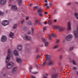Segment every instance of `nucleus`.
Listing matches in <instances>:
<instances>
[{"label": "nucleus", "instance_id": "f257e3e1", "mask_svg": "<svg viewBox=\"0 0 78 78\" xmlns=\"http://www.w3.org/2000/svg\"><path fill=\"white\" fill-rule=\"evenodd\" d=\"M12 53V52L11 51V50L10 49H9L8 51V55L7 56L6 59V63H8V62H9L11 58V56H10V55H11Z\"/></svg>", "mask_w": 78, "mask_h": 78}, {"label": "nucleus", "instance_id": "37998d69", "mask_svg": "<svg viewBox=\"0 0 78 78\" xmlns=\"http://www.w3.org/2000/svg\"><path fill=\"white\" fill-rule=\"evenodd\" d=\"M35 22L36 23H39V22L38 20H36Z\"/></svg>", "mask_w": 78, "mask_h": 78}, {"label": "nucleus", "instance_id": "1a4fd4ad", "mask_svg": "<svg viewBox=\"0 0 78 78\" xmlns=\"http://www.w3.org/2000/svg\"><path fill=\"white\" fill-rule=\"evenodd\" d=\"M46 56V59L47 61H50L51 60V56L49 55H47L45 56Z\"/></svg>", "mask_w": 78, "mask_h": 78}, {"label": "nucleus", "instance_id": "2f4dec72", "mask_svg": "<svg viewBox=\"0 0 78 78\" xmlns=\"http://www.w3.org/2000/svg\"><path fill=\"white\" fill-rule=\"evenodd\" d=\"M17 24H15V25L13 26V29H16V28H17Z\"/></svg>", "mask_w": 78, "mask_h": 78}, {"label": "nucleus", "instance_id": "6ab92c4d", "mask_svg": "<svg viewBox=\"0 0 78 78\" xmlns=\"http://www.w3.org/2000/svg\"><path fill=\"white\" fill-rule=\"evenodd\" d=\"M58 29H59V31L60 32H61V31H64V30H65L64 28L63 27H59Z\"/></svg>", "mask_w": 78, "mask_h": 78}, {"label": "nucleus", "instance_id": "79ce46f5", "mask_svg": "<svg viewBox=\"0 0 78 78\" xmlns=\"http://www.w3.org/2000/svg\"><path fill=\"white\" fill-rule=\"evenodd\" d=\"M48 0H44V2H45V3H46L47 2H48Z\"/></svg>", "mask_w": 78, "mask_h": 78}, {"label": "nucleus", "instance_id": "de8ad7c7", "mask_svg": "<svg viewBox=\"0 0 78 78\" xmlns=\"http://www.w3.org/2000/svg\"><path fill=\"white\" fill-rule=\"evenodd\" d=\"M29 19V17L27 16L26 17V20H28Z\"/></svg>", "mask_w": 78, "mask_h": 78}, {"label": "nucleus", "instance_id": "ea45409f", "mask_svg": "<svg viewBox=\"0 0 78 78\" xmlns=\"http://www.w3.org/2000/svg\"><path fill=\"white\" fill-rule=\"evenodd\" d=\"M73 70H77V68L75 67H73Z\"/></svg>", "mask_w": 78, "mask_h": 78}, {"label": "nucleus", "instance_id": "393cba45", "mask_svg": "<svg viewBox=\"0 0 78 78\" xmlns=\"http://www.w3.org/2000/svg\"><path fill=\"white\" fill-rule=\"evenodd\" d=\"M45 64H46V61H44V62H43V64L41 65V67H43L45 66Z\"/></svg>", "mask_w": 78, "mask_h": 78}, {"label": "nucleus", "instance_id": "f8f14e48", "mask_svg": "<svg viewBox=\"0 0 78 78\" xmlns=\"http://www.w3.org/2000/svg\"><path fill=\"white\" fill-rule=\"evenodd\" d=\"M12 10H16L17 9V7L15 5H12Z\"/></svg>", "mask_w": 78, "mask_h": 78}, {"label": "nucleus", "instance_id": "a19ab883", "mask_svg": "<svg viewBox=\"0 0 78 78\" xmlns=\"http://www.w3.org/2000/svg\"><path fill=\"white\" fill-rule=\"evenodd\" d=\"M40 57V55H37V59H38Z\"/></svg>", "mask_w": 78, "mask_h": 78}, {"label": "nucleus", "instance_id": "a878e982", "mask_svg": "<svg viewBox=\"0 0 78 78\" xmlns=\"http://www.w3.org/2000/svg\"><path fill=\"white\" fill-rule=\"evenodd\" d=\"M50 36H51L52 37H56V34L53 33L50 35Z\"/></svg>", "mask_w": 78, "mask_h": 78}, {"label": "nucleus", "instance_id": "39448f33", "mask_svg": "<svg viewBox=\"0 0 78 78\" xmlns=\"http://www.w3.org/2000/svg\"><path fill=\"white\" fill-rule=\"evenodd\" d=\"M7 41V37H6V36L5 35L2 36L1 38L2 42H5Z\"/></svg>", "mask_w": 78, "mask_h": 78}, {"label": "nucleus", "instance_id": "4d7b16f0", "mask_svg": "<svg viewBox=\"0 0 78 78\" xmlns=\"http://www.w3.org/2000/svg\"><path fill=\"white\" fill-rule=\"evenodd\" d=\"M54 22H57V20H54Z\"/></svg>", "mask_w": 78, "mask_h": 78}, {"label": "nucleus", "instance_id": "ddd939ff", "mask_svg": "<svg viewBox=\"0 0 78 78\" xmlns=\"http://www.w3.org/2000/svg\"><path fill=\"white\" fill-rule=\"evenodd\" d=\"M17 62H18V63H21V62H22V59H21V58H17Z\"/></svg>", "mask_w": 78, "mask_h": 78}, {"label": "nucleus", "instance_id": "c85d7f7f", "mask_svg": "<svg viewBox=\"0 0 78 78\" xmlns=\"http://www.w3.org/2000/svg\"><path fill=\"white\" fill-rule=\"evenodd\" d=\"M45 47H47L48 45V42H45Z\"/></svg>", "mask_w": 78, "mask_h": 78}, {"label": "nucleus", "instance_id": "338daca9", "mask_svg": "<svg viewBox=\"0 0 78 78\" xmlns=\"http://www.w3.org/2000/svg\"><path fill=\"white\" fill-rule=\"evenodd\" d=\"M60 51H61V49H60L58 51L59 52Z\"/></svg>", "mask_w": 78, "mask_h": 78}, {"label": "nucleus", "instance_id": "13d9d810", "mask_svg": "<svg viewBox=\"0 0 78 78\" xmlns=\"http://www.w3.org/2000/svg\"><path fill=\"white\" fill-rule=\"evenodd\" d=\"M38 73V72H37L36 73H34V74H36V73Z\"/></svg>", "mask_w": 78, "mask_h": 78}, {"label": "nucleus", "instance_id": "2eb2a0df", "mask_svg": "<svg viewBox=\"0 0 78 78\" xmlns=\"http://www.w3.org/2000/svg\"><path fill=\"white\" fill-rule=\"evenodd\" d=\"M51 78H58V74L57 73H54Z\"/></svg>", "mask_w": 78, "mask_h": 78}, {"label": "nucleus", "instance_id": "9b49d317", "mask_svg": "<svg viewBox=\"0 0 78 78\" xmlns=\"http://www.w3.org/2000/svg\"><path fill=\"white\" fill-rule=\"evenodd\" d=\"M78 33L76 30H75L74 32V36L76 38H78Z\"/></svg>", "mask_w": 78, "mask_h": 78}, {"label": "nucleus", "instance_id": "c03bdc74", "mask_svg": "<svg viewBox=\"0 0 78 78\" xmlns=\"http://www.w3.org/2000/svg\"><path fill=\"white\" fill-rule=\"evenodd\" d=\"M45 30H46V27H44L43 28V31H44H44H45Z\"/></svg>", "mask_w": 78, "mask_h": 78}, {"label": "nucleus", "instance_id": "0e129e2a", "mask_svg": "<svg viewBox=\"0 0 78 78\" xmlns=\"http://www.w3.org/2000/svg\"><path fill=\"white\" fill-rule=\"evenodd\" d=\"M37 51H38V49H37L36 50V52H37Z\"/></svg>", "mask_w": 78, "mask_h": 78}, {"label": "nucleus", "instance_id": "49530a36", "mask_svg": "<svg viewBox=\"0 0 78 78\" xmlns=\"http://www.w3.org/2000/svg\"><path fill=\"white\" fill-rule=\"evenodd\" d=\"M44 5H45V6H46V7H47V6H48V3H45Z\"/></svg>", "mask_w": 78, "mask_h": 78}, {"label": "nucleus", "instance_id": "4c0bfd02", "mask_svg": "<svg viewBox=\"0 0 78 78\" xmlns=\"http://www.w3.org/2000/svg\"><path fill=\"white\" fill-rule=\"evenodd\" d=\"M52 70H53L55 72L56 71V70H58V69L56 68H52Z\"/></svg>", "mask_w": 78, "mask_h": 78}, {"label": "nucleus", "instance_id": "9d476101", "mask_svg": "<svg viewBox=\"0 0 78 78\" xmlns=\"http://www.w3.org/2000/svg\"><path fill=\"white\" fill-rule=\"evenodd\" d=\"M68 29L67 31H69L71 30V24H70V22H68Z\"/></svg>", "mask_w": 78, "mask_h": 78}, {"label": "nucleus", "instance_id": "5fc2aeb1", "mask_svg": "<svg viewBox=\"0 0 78 78\" xmlns=\"http://www.w3.org/2000/svg\"><path fill=\"white\" fill-rule=\"evenodd\" d=\"M44 23L47 24V21H45V22Z\"/></svg>", "mask_w": 78, "mask_h": 78}, {"label": "nucleus", "instance_id": "412c9836", "mask_svg": "<svg viewBox=\"0 0 78 78\" xmlns=\"http://www.w3.org/2000/svg\"><path fill=\"white\" fill-rule=\"evenodd\" d=\"M74 16L76 19L78 20V13L77 12H75L74 13Z\"/></svg>", "mask_w": 78, "mask_h": 78}, {"label": "nucleus", "instance_id": "69168bd1", "mask_svg": "<svg viewBox=\"0 0 78 78\" xmlns=\"http://www.w3.org/2000/svg\"><path fill=\"white\" fill-rule=\"evenodd\" d=\"M45 75H46V76H48V74H47V73H45Z\"/></svg>", "mask_w": 78, "mask_h": 78}, {"label": "nucleus", "instance_id": "a18cd8bd", "mask_svg": "<svg viewBox=\"0 0 78 78\" xmlns=\"http://www.w3.org/2000/svg\"><path fill=\"white\" fill-rule=\"evenodd\" d=\"M60 59H62V55H60Z\"/></svg>", "mask_w": 78, "mask_h": 78}, {"label": "nucleus", "instance_id": "bf43d9fd", "mask_svg": "<svg viewBox=\"0 0 78 78\" xmlns=\"http://www.w3.org/2000/svg\"><path fill=\"white\" fill-rule=\"evenodd\" d=\"M43 78H47V77L46 76H44V77H43Z\"/></svg>", "mask_w": 78, "mask_h": 78}, {"label": "nucleus", "instance_id": "09e8293b", "mask_svg": "<svg viewBox=\"0 0 78 78\" xmlns=\"http://www.w3.org/2000/svg\"><path fill=\"white\" fill-rule=\"evenodd\" d=\"M71 4V3H70V2H69L68 3L67 5L68 6H69V5H70Z\"/></svg>", "mask_w": 78, "mask_h": 78}, {"label": "nucleus", "instance_id": "e2e57ef3", "mask_svg": "<svg viewBox=\"0 0 78 78\" xmlns=\"http://www.w3.org/2000/svg\"><path fill=\"white\" fill-rule=\"evenodd\" d=\"M13 0H10V1L11 2V3L13 1Z\"/></svg>", "mask_w": 78, "mask_h": 78}, {"label": "nucleus", "instance_id": "4be33fe9", "mask_svg": "<svg viewBox=\"0 0 78 78\" xmlns=\"http://www.w3.org/2000/svg\"><path fill=\"white\" fill-rule=\"evenodd\" d=\"M14 34L13 33H11L10 34L9 36L11 38H13L14 37Z\"/></svg>", "mask_w": 78, "mask_h": 78}, {"label": "nucleus", "instance_id": "3c124183", "mask_svg": "<svg viewBox=\"0 0 78 78\" xmlns=\"http://www.w3.org/2000/svg\"><path fill=\"white\" fill-rule=\"evenodd\" d=\"M24 30H27L28 29V28H27V27H24Z\"/></svg>", "mask_w": 78, "mask_h": 78}, {"label": "nucleus", "instance_id": "473e14b6", "mask_svg": "<svg viewBox=\"0 0 78 78\" xmlns=\"http://www.w3.org/2000/svg\"><path fill=\"white\" fill-rule=\"evenodd\" d=\"M29 25H32V23L30 21H29L27 23Z\"/></svg>", "mask_w": 78, "mask_h": 78}, {"label": "nucleus", "instance_id": "cd10ccee", "mask_svg": "<svg viewBox=\"0 0 78 78\" xmlns=\"http://www.w3.org/2000/svg\"><path fill=\"white\" fill-rule=\"evenodd\" d=\"M54 28L55 29H59V27L58 26H54Z\"/></svg>", "mask_w": 78, "mask_h": 78}, {"label": "nucleus", "instance_id": "0eeeda50", "mask_svg": "<svg viewBox=\"0 0 78 78\" xmlns=\"http://www.w3.org/2000/svg\"><path fill=\"white\" fill-rule=\"evenodd\" d=\"M17 71V67H14L12 69V73H16Z\"/></svg>", "mask_w": 78, "mask_h": 78}, {"label": "nucleus", "instance_id": "a211bd4d", "mask_svg": "<svg viewBox=\"0 0 78 78\" xmlns=\"http://www.w3.org/2000/svg\"><path fill=\"white\" fill-rule=\"evenodd\" d=\"M22 45H18V49L19 51H22Z\"/></svg>", "mask_w": 78, "mask_h": 78}, {"label": "nucleus", "instance_id": "8fccbe9b", "mask_svg": "<svg viewBox=\"0 0 78 78\" xmlns=\"http://www.w3.org/2000/svg\"><path fill=\"white\" fill-rule=\"evenodd\" d=\"M51 37H52V36H50V37H49V40H51Z\"/></svg>", "mask_w": 78, "mask_h": 78}, {"label": "nucleus", "instance_id": "20e7f679", "mask_svg": "<svg viewBox=\"0 0 78 78\" xmlns=\"http://www.w3.org/2000/svg\"><path fill=\"white\" fill-rule=\"evenodd\" d=\"M37 11L40 17H42V16H43V15H42V14L43 12V11L42 9H37Z\"/></svg>", "mask_w": 78, "mask_h": 78}, {"label": "nucleus", "instance_id": "f704fd0d", "mask_svg": "<svg viewBox=\"0 0 78 78\" xmlns=\"http://www.w3.org/2000/svg\"><path fill=\"white\" fill-rule=\"evenodd\" d=\"M58 45H56L54 47V49H56V48H58Z\"/></svg>", "mask_w": 78, "mask_h": 78}, {"label": "nucleus", "instance_id": "603ef678", "mask_svg": "<svg viewBox=\"0 0 78 78\" xmlns=\"http://www.w3.org/2000/svg\"><path fill=\"white\" fill-rule=\"evenodd\" d=\"M32 69V67H30V69H29L30 70V72H31V69Z\"/></svg>", "mask_w": 78, "mask_h": 78}, {"label": "nucleus", "instance_id": "72a5a7b5", "mask_svg": "<svg viewBox=\"0 0 78 78\" xmlns=\"http://www.w3.org/2000/svg\"><path fill=\"white\" fill-rule=\"evenodd\" d=\"M42 41H43V42H46V39L43 37L42 38Z\"/></svg>", "mask_w": 78, "mask_h": 78}, {"label": "nucleus", "instance_id": "6e6552de", "mask_svg": "<svg viewBox=\"0 0 78 78\" xmlns=\"http://www.w3.org/2000/svg\"><path fill=\"white\" fill-rule=\"evenodd\" d=\"M23 37L24 40H30L31 39V38L28 37L27 35L25 34L23 35Z\"/></svg>", "mask_w": 78, "mask_h": 78}, {"label": "nucleus", "instance_id": "864d4df0", "mask_svg": "<svg viewBox=\"0 0 78 78\" xmlns=\"http://www.w3.org/2000/svg\"><path fill=\"white\" fill-rule=\"evenodd\" d=\"M31 77L32 78H36V77H34L33 76H31Z\"/></svg>", "mask_w": 78, "mask_h": 78}, {"label": "nucleus", "instance_id": "6e6d98bb", "mask_svg": "<svg viewBox=\"0 0 78 78\" xmlns=\"http://www.w3.org/2000/svg\"><path fill=\"white\" fill-rule=\"evenodd\" d=\"M24 22V20H23L22 21H21V23H23Z\"/></svg>", "mask_w": 78, "mask_h": 78}, {"label": "nucleus", "instance_id": "4468645a", "mask_svg": "<svg viewBox=\"0 0 78 78\" xmlns=\"http://www.w3.org/2000/svg\"><path fill=\"white\" fill-rule=\"evenodd\" d=\"M6 2V0H1L0 2L2 5L5 4Z\"/></svg>", "mask_w": 78, "mask_h": 78}, {"label": "nucleus", "instance_id": "e433bc0d", "mask_svg": "<svg viewBox=\"0 0 78 78\" xmlns=\"http://www.w3.org/2000/svg\"><path fill=\"white\" fill-rule=\"evenodd\" d=\"M74 48V47H70L69 48V50L70 51H72V50H73V49Z\"/></svg>", "mask_w": 78, "mask_h": 78}, {"label": "nucleus", "instance_id": "c9c22d12", "mask_svg": "<svg viewBox=\"0 0 78 78\" xmlns=\"http://www.w3.org/2000/svg\"><path fill=\"white\" fill-rule=\"evenodd\" d=\"M33 9H38V6H35L33 8Z\"/></svg>", "mask_w": 78, "mask_h": 78}, {"label": "nucleus", "instance_id": "774afa93", "mask_svg": "<svg viewBox=\"0 0 78 78\" xmlns=\"http://www.w3.org/2000/svg\"><path fill=\"white\" fill-rule=\"evenodd\" d=\"M61 72H62V71H63V70H62H62H61Z\"/></svg>", "mask_w": 78, "mask_h": 78}, {"label": "nucleus", "instance_id": "423d86ee", "mask_svg": "<svg viewBox=\"0 0 78 78\" xmlns=\"http://www.w3.org/2000/svg\"><path fill=\"white\" fill-rule=\"evenodd\" d=\"M2 24L3 26H6L9 25V21L7 20H5L2 23Z\"/></svg>", "mask_w": 78, "mask_h": 78}, {"label": "nucleus", "instance_id": "b1692460", "mask_svg": "<svg viewBox=\"0 0 78 78\" xmlns=\"http://www.w3.org/2000/svg\"><path fill=\"white\" fill-rule=\"evenodd\" d=\"M19 5H20L22 4V0H17Z\"/></svg>", "mask_w": 78, "mask_h": 78}, {"label": "nucleus", "instance_id": "680f3d73", "mask_svg": "<svg viewBox=\"0 0 78 78\" xmlns=\"http://www.w3.org/2000/svg\"><path fill=\"white\" fill-rule=\"evenodd\" d=\"M59 40H58L57 41V42H56V43H58V42H59Z\"/></svg>", "mask_w": 78, "mask_h": 78}, {"label": "nucleus", "instance_id": "5701e85b", "mask_svg": "<svg viewBox=\"0 0 78 78\" xmlns=\"http://www.w3.org/2000/svg\"><path fill=\"white\" fill-rule=\"evenodd\" d=\"M6 71V70L5 69H4L2 70V74H3L4 76H5V75H6V73L5 72Z\"/></svg>", "mask_w": 78, "mask_h": 78}, {"label": "nucleus", "instance_id": "7c9ffc66", "mask_svg": "<svg viewBox=\"0 0 78 78\" xmlns=\"http://www.w3.org/2000/svg\"><path fill=\"white\" fill-rule=\"evenodd\" d=\"M4 13L3 12L0 11V16H3Z\"/></svg>", "mask_w": 78, "mask_h": 78}, {"label": "nucleus", "instance_id": "dca6fc26", "mask_svg": "<svg viewBox=\"0 0 78 78\" xmlns=\"http://www.w3.org/2000/svg\"><path fill=\"white\" fill-rule=\"evenodd\" d=\"M53 61L52 60H51L49 61L48 63V66H51V65H53Z\"/></svg>", "mask_w": 78, "mask_h": 78}, {"label": "nucleus", "instance_id": "f3484780", "mask_svg": "<svg viewBox=\"0 0 78 78\" xmlns=\"http://www.w3.org/2000/svg\"><path fill=\"white\" fill-rule=\"evenodd\" d=\"M14 55H15V56H17L18 55H19V53H18V51H17V50H15L14 52Z\"/></svg>", "mask_w": 78, "mask_h": 78}, {"label": "nucleus", "instance_id": "58836bf2", "mask_svg": "<svg viewBox=\"0 0 78 78\" xmlns=\"http://www.w3.org/2000/svg\"><path fill=\"white\" fill-rule=\"evenodd\" d=\"M72 62H73V64H74V65H76V62H75V60H73L72 61Z\"/></svg>", "mask_w": 78, "mask_h": 78}, {"label": "nucleus", "instance_id": "aec40b11", "mask_svg": "<svg viewBox=\"0 0 78 78\" xmlns=\"http://www.w3.org/2000/svg\"><path fill=\"white\" fill-rule=\"evenodd\" d=\"M31 30L32 31L31 32L29 31L28 32V33L29 34H31L32 33H34V29H33V28H32Z\"/></svg>", "mask_w": 78, "mask_h": 78}, {"label": "nucleus", "instance_id": "f03ea898", "mask_svg": "<svg viewBox=\"0 0 78 78\" xmlns=\"http://www.w3.org/2000/svg\"><path fill=\"white\" fill-rule=\"evenodd\" d=\"M14 64L13 62H10L8 64L6 67L8 69H11V68H12V67L14 66Z\"/></svg>", "mask_w": 78, "mask_h": 78}, {"label": "nucleus", "instance_id": "c756f323", "mask_svg": "<svg viewBox=\"0 0 78 78\" xmlns=\"http://www.w3.org/2000/svg\"><path fill=\"white\" fill-rule=\"evenodd\" d=\"M52 23V21H51V20H49L48 21V24L49 25H51Z\"/></svg>", "mask_w": 78, "mask_h": 78}, {"label": "nucleus", "instance_id": "7ed1b4c3", "mask_svg": "<svg viewBox=\"0 0 78 78\" xmlns=\"http://www.w3.org/2000/svg\"><path fill=\"white\" fill-rule=\"evenodd\" d=\"M73 35L72 34H69L66 36V40L67 41H72V39L73 38Z\"/></svg>", "mask_w": 78, "mask_h": 78}, {"label": "nucleus", "instance_id": "052dcab7", "mask_svg": "<svg viewBox=\"0 0 78 78\" xmlns=\"http://www.w3.org/2000/svg\"><path fill=\"white\" fill-rule=\"evenodd\" d=\"M44 14H48V13H47V12H44Z\"/></svg>", "mask_w": 78, "mask_h": 78}, {"label": "nucleus", "instance_id": "bb28decb", "mask_svg": "<svg viewBox=\"0 0 78 78\" xmlns=\"http://www.w3.org/2000/svg\"><path fill=\"white\" fill-rule=\"evenodd\" d=\"M49 6H47V8H48V9L49 8H51V6H52V3H50Z\"/></svg>", "mask_w": 78, "mask_h": 78}]
</instances>
